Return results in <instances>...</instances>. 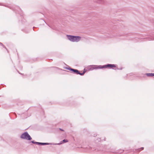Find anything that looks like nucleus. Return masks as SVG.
Segmentation results:
<instances>
[{
	"label": "nucleus",
	"mask_w": 154,
	"mask_h": 154,
	"mask_svg": "<svg viewBox=\"0 0 154 154\" xmlns=\"http://www.w3.org/2000/svg\"><path fill=\"white\" fill-rule=\"evenodd\" d=\"M66 36L68 39L72 42H78L81 40V37L80 36L70 35H67Z\"/></svg>",
	"instance_id": "nucleus-1"
},
{
	"label": "nucleus",
	"mask_w": 154,
	"mask_h": 154,
	"mask_svg": "<svg viewBox=\"0 0 154 154\" xmlns=\"http://www.w3.org/2000/svg\"><path fill=\"white\" fill-rule=\"evenodd\" d=\"M94 68L96 69H102L103 68H112L113 67H116V66L114 64H108L106 65H105L103 66H101V65L99 66H96L95 65L94 66Z\"/></svg>",
	"instance_id": "nucleus-2"
},
{
	"label": "nucleus",
	"mask_w": 154,
	"mask_h": 154,
	"mask_svg": "<svg viewBox=\"0 0 154 154\" xmlns=\"http://www.w3.org/2000/svg\"><path fill=\"white\" fill-rule=\"evenodd\" d=\"M20 137L22 139L29 140H30L32 139V138L26 131L23 133L21 135Z\"/></svg>",
	"instance_id": "nucleus-3"
},
{
	"label": "nucleus",
	"mask_w": 154,
	"mask_h": 154,
	"mask_svg": "<svg viewBox=\"0 0 154 154\" xmlns=\"http://www.w3.org/2000/svg\"><path fill=\"white\" fill-rule=\"evenodd\" d=\"M85 73V71H83L82 73H81L77 69H76V71L75 74L77 75H83Z\"/></svg>",
	"instance_id": "nucleus-4"
},
{
	"label": "nucleus",
	"mask_w": 154,
	"mask_h": 154,
	"mask_svg": "<svg viewBox=\"0 0 154 154\" xmlns=\"http://www.w3.org/2000/svg\"><path fill=\"white\" fill-rule=\"evenodd\" d=\"M94 2L101 4H104L105 3L104 0H94Z\"/></svg>",
	"instance_id": "nucleus-5"
},
{
	"label": "nucleus",
	"mask_w": 154,
	"mask_h": 154,
	"mask_svg": "<svg viewBox=\"0 0 154 154\" xmlns=\"http://www.w3.org/2000/svg\"><path fill=\"white\" fill-rule=\"evenodd\" d=\"M51 144V143H40V142L39 145H48Z\"/></svg>",
	"instance_id": "nucleus-6"
},
{
	"label": "nucleus",
	"mask_w": 154,
	"mask_h": 154,
	"mask_svg": "<svg viewBox=\"0 0 154 154\" xmlns=\"http://www.w3.org/2000/svg\"><path fill=\"white\" fill-rule=\"evenodd\" d=\"M146 75L147 76H154V73H147L146 74Z\"/></svg>",
	"instance_id": "nucleus-7"
},
{
	"label": "nucleus",
	"mask_w": 154,
	"mask_h": 154,
	"mask_svg": "<svg viewBox=\"0 0 154 154\" xmlns=\"http://www.w3.org/2000/svg\"><path fill=\"white\" fill-rule=\"evenodd\" d=\"M68 141V140L67 139H64L62 141V142L60 143H59L58 144L59 145H60L61 143H62V142H63V143H66V142H67Z\"/></svg>",
	"instance_id": "nucleus-8"
},
{
	"label": "nucleus",
	"mask_w": 154,
	"mask_h": 154,
	"mask_svg": "<svg viewBox=\"0 0 154 154\" xmlns=\"http://www.w3.org/2000/svg\"><path fill=\"white\" fill-rule=\"evenodd\" d=\"M66 69H67V70H68L69 71H70V70H71V69H72V68L69 67H66Z\"/></svg>",
	"instance_id": "nucleus-9"
},
{
	"label": "nucleus",
	"mask_w": 154,
	"mask_h": 154,
	"mask_svg": "<svg viewBox=\"0 0 154 154\" xmlns=\"http://www.w3.org/2000/svg\"><path fill=\"white\" fill-rule=\"evenodd\" d=\"M143 149H144V148L143 147H142L140 148V149H138V150H139V151H140V149H141V150H143Z\"/></svg>",
	"instance_id": "nucleus-10"
},
{
	"label": "nucleus",
	"mask_w": 154,
	"mask_h": 154,
	"mask_svg": "<svg viewBox=\"0 0 154 154\" xmlns=\"http://www.w3.org/2000/svg\"><path fill=\"white\" fill-rule=\"evenodd\" d=\"M0 44H1L4 48H5V49H6V48L2 43L0 42Z\"/></svg>",
	"instance_id": "nucleus-11"
},
{
	"label": "nucleus",
	"mask_w": 154,
	"mask_h": 154,
	"mask_svg": "<svg viewBox=\"0 0 154 154\" xmlns=\"http://www.w3.org/2000/svg\"><path fill=\"white\" fill-rule=\"evenodd\" d=\"M39 143H40V142H35V144H37V145H39Z\"/></svg>",
	"instance_id": "nucleus-12"
},
{
	"label": "nucleus",
	"mask_w": 154,
	"mask_h": 154,
	"mask_svg": "<svg viewBox=\"0 0 154 154\" xmlns=\"http://www.w3.org/2000/svg\"><path fill=\"white\" fill-rule=\"evenodd\" d=\"M121 152H118L117 153H120L123 152L124 150H121Z\"/></svg>",
	"instance_id": "nucleus-13"
},
{
	"label": "nucleus",
	"mask_w": 154,
	"mask_h": 154,
	"mask_svg": "<svg viewBox=\"0 0 154 154\" xmlns=\"http://www.w3.org/2000/svg\"><path fill=\"white\" fill-rule=\"evenodd\" d=\"M31 142L32 143H33V144H35V142L34 141V140L33 141H31Z\"/></svg>",
	"instance_id": "nucleus-14"
},
{
	"label": "nucleus",
	"mask_w": 154,
	"mask_h": 154,
	"mask_svg": "<svg viewBox=\"0 0 154 154\" xmlns=\"http://www.w3.org/2000/svg\"><path fill=\"white\" fill-rule=\"evenodd\" d=\"M74 69L72 68L71 70H70V71H71L72 72H73V71H74Z\"/></svg>",
	"instance_id": "nucleus-15"
},
{
	"label": "nucleus",
	"mask_w": 154,
	"mask_h": 154,
	"mask_svg": "<svg viewBox=\"0 0 154 154\" xmlns=\"http://www.w3.org/2000/svg\"><path fill=\"white\" fill-rule=\"evenodd\" d=\"M76 69H74V71H73V73H75V72L76 70Z\"/></svg>",
	"instance_id": "nucleus-16"
},
{
	"label": "nucleus",
	"mask_w": 154,
	"mask_h": 154,
	"mask_svg": "<svg viewBox=\"0 0 154 154\" xmlns=\"http://www.w3.org/2000/svg\"><path fill=\"white\" fill-rule=\"evenodd\" d=\"M59 129H60V131H64V130H63V129H61V128H59Z\"/></svg>",
	"instance_id": "nucleus-17"
},
{
	"label": "nucleus",
	"mask_w": 154,
	"mask_h": 154,
	"mask_svg": "<svg viewBox=\"0 0 154 154\" xmlns=\"http://www.w3.org/2000/svg\"><path fill=\"white\" fill-rule=\"evenodd\" d=\"M89 148V149H91V147H89L88 148Z\"/></svg>",
	"instance_id": "nucleus-18"
},
{
	"label": "nucleus",
	"mask_w": 154,
	"mask_h": 154,
	"mask_svg": "<svg viewBox=\"0 0 154 154\" xmlns=\"http://www.w3.org/2000/svg\"><path fill=\"white\" fill-rule=\"evenodd\" d=\"M96 135H95V134H94V137H96Z\"/></svg>",
	"instance_id": "nucleus-19"
},
{
	"label": "nucleus",
	"mask_w": 154,
	"mask_h": 154,
	"mask_svg": "<svg viewBox=\"0 0 154 154\" xmlns=\"http://www.w3.org/2000/svg\"><path fill=\"white\" fill-rule=\"evenodd\" d=\"M110 152H113V151H110Z\"/></svg>",
	"instance_id": "nucleus-20"
},
{
	"label": "nucleus",
	"mask_w": 154,
	"mask_h": 154,
	"mask_svg": "<svg viewBox=\"0 0 154 154\" xmlns=\"http://www.w3.org/2000/svg\"><path fill=\"white\" fill-rule=\"evenodd\" d=\"M85 69H84V71H85Z\"/></svg>",
	"instance_id": "nucleus-21"
},
{
	"label": "nucleus",
	"mask_w": 154,
	"mask_h": 154,
	"mask_svg": "<svg viewBox=\"0 0 154 154\" xmlns=\"http://www.w3.org/2000/svg\"><path fill=\"white\" fill-rule=\"evenodd\" d=\"M34 28H35V27H33V29H34Z\"/></svg>",
	"instance_id": "nucleus-22"
}]
</instances>
